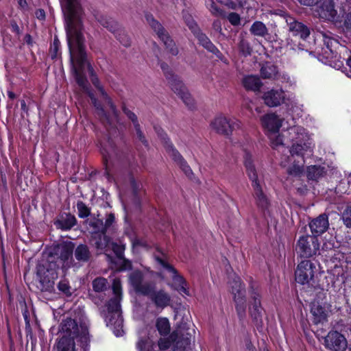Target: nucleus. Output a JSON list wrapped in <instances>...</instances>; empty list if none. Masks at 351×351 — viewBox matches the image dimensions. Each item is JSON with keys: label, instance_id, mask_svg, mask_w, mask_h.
<instances>
[{"label": "nucleus", "instance_id": "f257e3e1", "mask_svg": "<svg viewBox=\"0 0 351 351\" xmlns=\"http://www.w3.org/2000/svg\"><path fill=\"white\" fill-rule=\"evenodd\" d=\"M64 15L72 69L78 85L84 90H88V81L84 73L85 65L87 64L84 38L82 34L80 15Z\"/></svg>", "mask_w": 351, "mask_h": 351}, {"label": "nucleus", "instance_id": "f03ea898", "mask_svg": "<svg viewBox=\"0 0 351 351\" xmlns=\"http://www.w3.org/2000/svg\"><path fill=\"white\" fill-rule=\"evenodd\" d=\"M60 332L62 337L58 342V351H75V339L80 341L84 346L89 341L88 330L86 326H78L76 321L66 318L60 324Z\"/></svg>", "mask_w": 351, "mask_h": 351}, {"label": "nucleus", "instance_id": "7ed1b4c3", "mask_svg": "<svg viewBox=\"0 0 351 351\" xmlns=\"http://www.w3.org/2000/svg\"><path fill=\"white\" fill-rule=\"evenodd\" d=\"M87 69L92 83L99 90L103 99L106 101V103L109 106L112 113V117H110L106 114V112L102 108L101 105L97 101L95 96L92 93H89V97H90L91 101L94 106L95 107L97 114L99 115L103 123L105 124L106 127L109 126L113 128L115 126V124L119 122L118 110H117V108L115 105L113 104L112 99L109 97L108 94L104 90L103 87L100 85L99 79L95 75L93 68L89 63H87Z\"/></svg>", "mask_w": 351, "mask_h": 351}, {"label": "nucleus", "instance_id": "20e7f679", "mask_svg": "<svg viewBox=\"0 0 351 351\" xmlns=\"http://www.w3.org/2000/svg\"><path fill=\"white\" fill-rule=\"evenodd\" d=\"M244 165L249 179L252 182V186L254 190L253 196L255 199L256 204L265 213L269 210L270 201L267 195L263 191L262 186L258 180L257 171L254 165L252 156L248 152H246L244 155Z\"/></svg>", "mask_w": 351, "mask_h": 351}, {"label": "nucleus", "instance_id": "39448f33", "mask_svg": "<svg viewBox=\"0 0 351 351\" xmlns=\"http://www.w3.org/2000/svg\"><path fill=\"white\" fill-rule=\"evenodd\" d=\"M319 250V243L317 237L311 235L300 237L295 245L297 254L304 258H310L316 255Z\"/></svg>", "mask_w": 351, "mask_h": 351}, {"label": "nucleus", "instance_id": "423d86ee", "mask_svg": "<svg viewBox=\"0 0 351 351\" xmlns=\"http://www.w3.org/2000/svg\"><path fill=\"white\" fill-rule=\"evenodd\" d=\"M231 292L234 295L236 309L240 318L245 315V289L239 276H234L229 282Z\"/></svg>", "mask_w": 351, "mask_h": 351}, {"label": "nucleus", "instance_id": "0eeeda50", "mask_svg": "<svg viewBox=\"0 0 351 351\" xmlns=\"http://www.w3.org/2000/svg\"><path fill=\"white\" fill-rule=\"evenodd\" d=\"M146 20L152 29L156 33L158 37L162 41L166 49L173 56H177L179 50L175 42L171 38L162 25L151 14H146Z\"/></svg>", "mask_w": 351, "mask_h": 351}, {"label": "nucleus", "instance_id": "6e6552de", "mask_svg": "<svg viewBox=\"0 0 351 351\" xmlns=\"http://www.w3.org/2000/svg\"><path fill=\"white\" fill-rule=\"evenodd\" d=\"M129 282L137 294L145 296L150 295L156 288L155 283L145 280L144 274L138 270L130 274Z\"/></svg>", "mask_w": 351, "mask_h": 351}, {"label": "nucleus", "instance_id": "1a4fd4ad", "mask_svg": "<svg viewBox=\"0 0 351 351\" xmlns=\"http://www.w3.org/2000/svg\"><path fill=\"white\" fill-rule=\"evenodd\" d=\"M241 123L236 119H228L223 115L216 117L211 122L210 127L217 133L224 136L231 135L233 130L240 128Z\"/></svg>", "mask_w": 351, "mask_h": 351}, {"label": "nucleus", "instance_id": "9d476101", "mask_svg": "<svg viewBox=\"0 0 351 351\" xmlns=\"http://www.w3.org/2000/svg\"><path fill=\"white\" fill-rule=\"evenodd\" d=\"M316 266L311 261H301L295 271V281L301 285H311L313 282Z\"/></svg>", "mask_w": 351, "mask_h": 351}, {"label": "nucleus", "instance_id": "9b49d317", "mask_svg": "<svg viewBox=\"0 0 351 351\" xmlns=\"http://www.w3.org/2000/svg\"><path fill=\"white\" fill-rule=\"evenodd\" d=\"M181 332L180 330L174 331L170 335V339L160 338L158 341V346L160 350H165L171 346V341L176 342L177 348L186 349L191 341V335L189 332L186 335Z\"/></svg>", "mask_w": 351, "mask_h": 351}, {"label": "nucleus", "instance_id": "f8f14e48", "mask_svg": "<svg viewBox=\"0 0 351 351\" xmlns=\"http://www.w3.org/2000/svg\"><path fill=\"white\" fill-rule=\"evenodd\" d=\"M43 266H39L37 275L39 276L38 288L42 291L51 293L54 291L55 280L58 278V273L56 269H47L45 271Z\"/></svg>", "mask_w": 351, "mask_h": 351}, {"label": "nucleus", "instance_id": "ddd939ff", "mask_svg": "<svg viewBox=\"0 0 351 351\" xmlns=\"http://www.w3.org/2000/svg\"><path fill=\"white\" fill-rule=\"evenodd\" d=\"M324 46L319 53L322 60L326 63L331 64L332 60L337 55V47H339L338 41L328 36L326 34H322Z\"/></svg>", "mask_w": 351, "mask_h": 351}, {"label": "nucleus", "instance_id": "4468645a", "mask_svg": "<svg viewBox=\"0 0 351 351\" xmlns=\"http://www.w3.org/2000/svg\"><path fill=\"white\" fill-rule=\"evenodd\" d=\"M250 302L249 304L250 315L257 328L262 326L263 324V308L261 304V296L259 293L254 290L251 293Z\"/></svg>", "mask_w": 351, "mask_h": 351}, {"label": "nucleus", "instance_id": "2eb2a0df", "mask_svg": "<svg viewBox=\"0 0 351 351\" xmlns=\"http://www.w3.org/2000/svg\"><path fill=\"white\" fill-rule=\"evenodd\" d=\"M324 346L330 351H345L347 341L339 332L330 331L324 339Z\"/></svg>", "mask_w": 351, "mask_h": 351}, {"label": "nucleus", "instance_id": "dca6fc26", "mask_svg": "<svg viewBox=\"0 0 351 351\" xmlns=\"http://www.w3.org/2000/svg\"><path fill=\"white\" fill-rule=\"evenodd\" d=\"M156 261L165 269L171 274V278L176 289L180 292L189 295V291L186 288V282L182 276L178 274V271L171 265L169 264L161 258L157 257Z\"/></svg>", "mask_w": 351, "mask_h": 351}, {"label": "nucleus", "instance_id": "f3484780", "mask_svg": "<svg viewBox=\"0 0 351 351\" xmlns=\"http://www.w3.org/2000/svg\"><path fill=\"white\" fill-rule=\"evenodd\" d=\"M315 12L319 18L331 21L337 14L332 0H319L315 5Z\"/></svg>", "mask_w": 351, "mask_h": 351}, {"label": "nucleus", "instance_id": "a211bd4d", "mask_svg": "<svg viewBox=\"0 0 351 351\" xmlns=\"http://www.w3.org/2000/svg\"><path fill=\"white\" fill-rule=\"evenodd\" d=\"M112 291L114 297L109 300L107 304L108 311L109 313L116 314L117 317H119V311L121 308L120 301L121 300L122 291L121 281L118 278L113 280Z\"/></svg>", "mask_w": 351, "mask_h": 351}, {"label": "nucleus", "instance_id": "6ab92c4d", "mask_svg": "<svg viewBox=\"0 0 351 351\" xmlns=\"http://www.w3.org/2000/svg\"><path fill=\"white\" fill-rule=\"evenodd\" d=\"M73 250L74 245L71 243L62 244L57 249L56 254L64 269H67L74 265L73 258Z\"/></svg>", "mask_w": 351, "mask_h": 351}, {"label": "nucleus", "instance_id": "aec40b11", "mask_svg": "<svg viewBox=\"0 0 351 351\" xmlns=\"http://www.w3.org/2000/svg\"><path fill=\"white\" fill-rule=\"evenodd\" d=\"M289 31L293 36H298L302 39H306L310 35L309 28L301 22L296 21L290 16L285 17Z\"/></svg>", "mask_w": 351, "mask_h": 351}, {"label": "nucleus", "instance_id": "412c9836", "mask_svg": "<svg viewBox=\"0 0 351 351\" xmlns=\"http://www.w3.org/2000/svg\"><path fill=\"white\" fill-rule=\"evenodd\" d=\"M155 130L164 143L166 151L172 159L179 165L182 161L184 160V158L175 148L172 143L169 141L167 134L161 128H155Z\"/></svg>", "mask_w": 351, "mask_h": 351}, {"label": "nucleus", "instance_id": "4be33fe9", "mask_svg": "<svg viewBox=\"0 0 351 351\" xmlns=\"http://www.w3.org/2000/svg\"><path fill=\"white\" fill-rule=\"evenodd\" d=\"M309 227L313 236L317 237L324 233L329 227L328 216L321 214L309 222Z\"/></svg>", "mask_w": 351, "mask_h": 351}, {"label": "nucleus", "instance_id": "5701e85b", "mask_svg": "<svg viewBox=\"0 0 351 351\" xmlns=\"http://www.w3.org/2000/svg\"><path fill=\"white\" fill-rule=\"evenodd\" d=\"M262 125L269 132H278L282 119L274 113L267 114L261 118Z\"/></svg>", "mask_w": 351, "mask_h": 351}, {"label": "nucleus", "instance_id": "b1692460", "mask_svg": "<svg viewBox=\"0 0 351 351\" xmlns=\"http://www.w3.org/2000/svg\"><path fill=\"white\" fill-rule=\"evenodd\" d=\"M265 104L269 107L280 105L285 99V93L281 89L270 90L264 93L263 96Z\"/></svg>", "mask_w": 351, "mask_h": 351}, {"label": "nucleus", "instance_id": "393cba45", "mask_svg": "<svg viewBox=\"0 0 351 351\" xmlns=\"http://www.w3.org/2000/svg\"><path fill=\"white\" fill-rule=\"evenodd\" d=\"M148 296L157 308H165L170 305L171 296L165 290H154Z\"/></svg>", "mask_w": 351, "mask_h": 351}, {"label": "nucleus", "instance_id": "a878e982", "mask_svg": "<svg viewBox=\"0 0 351 351\" xmlns=\"http://www.w3.org/2000/svg\"><path fill=\"white\" fill-rule=\"evenodd\" d=\"M194 36L197 38L199 41V43L206 49L210 52L215 54L217 57L221 58L222 56L221 53L219 50L211 43L210 39L207 37V36L202 32L200 29H198L197 31H195L193 33Z\"/></svg>", "mask_w": 351, "mask_h": 351}, {"label": "nucleus", "instance_id": "bb28decb", "mask_svg": "<svg viewBox=\"0 0 351 351\" xmlns=\"http://www.w3.org/2000/svg\"><path fill=\"white\" fill-rule=\"evenodd\" d=\"M93 245L97 250V252L106 253L110 249V239L106 236V232L92 236Z\"/></svg>", "mask_w": 351, "mask_h": 351}, {"label": "nucleus", "instance_id": "cd10ccee", "mask_svg": "<svg viewBox=\"0 0 351 351\" xmlns=\"http://www.w3.org/2000/svg\"><path fill=\"white\" fill-rule=\"evenodd\" d=\"M289 134L291 136V141L295 143L312 141L306 130L300 126L291 128L289 130Z\"/></svg>", "mask_w": 351, "mask_h": 351}, {"label": "nucleus", "instance_id": "c85d7f7f", "mask_svg": "<svg viewBox=\"0 0 351 351\" xmlns=\"http://www.w3.org/2000/svg\"><path fill=\"white\" fill-rule=\"evenodd\" d=\"M312 141L304 143H294L290 149L292 156L298 155L304 156L305 155H311L313 152Z\"/></svg>", "mask_w": 351, "mask_h": 351}, {"label": "nucleus", "instance_id": "c756f323", "mask_svg": "<svg viewBox=\"0 0 351 351\" xmlns=\"http://www.w3.org/2000/svg\"><path fill=\"white\" fill-rule=\"evenodd\" d=\"M76 219L73 215L64 213L60 216L54 224L59 229L69 230L76 224Z\"/></svg>", "mask_w": 351, "mask_h": 351}, {"label": "nucleus", "instance_id": "7c9ffc66", "mask_svg": "<svg viewBox=\"0 0 351 351\" xmlns=\"http://www.w3.org/2000/svg\"><path fill=\"white\" fill-rule=\"evenodd\" d=\"M64 14L80 15V6L78 0H60Z\"/></svg>", "mask_w": 351, "mask_h": 351}, {"label": "nucleus", "instance_id": "2f4dec72", "mask_svg": "<svg viewBox=\"0 0 351 351\" xmlns=\"http://www.w3.org/2000/svg\"><path fill=\"white\" fill-rule=\"evenodd\" d=\"M311 313L313 316V322L316 324L323 323L327 319V311L325 307L318 302H313L311 306Z\"/></svg>", "mask_w": 351, "mask_h": 351}, {"label": "nucleus", "instance_id": "473e14b6", "mask_svg": "<svg viewBox=\"0 0 351 351\" xmlns=\"http://www.w3.org/2000/svg\"><path fill=\"white\" fill-rule=\"evenodd\" d=\"M242 84L244 88L247 90L258 91L260 90L263 84L257 76L247 75L243 77Z\"/></svg>", "mask_w": 351, "mask_h": 351}, {"label": "nucleus", "instance_id": "72a5a7b5", "mask_svg": "<svg viewBox=\"0 0 351 351\" xmlns=\"http://www.w3.org/2000/svg\"><path fill=\"white\" fill-rule=\"evenodd\" d=\"M73 251L75 258L79 262L86 263L91 257V253L86 245L80 244Z\"/></svg>", "mask_w": 351, "mask_h": 351}, {"label": "nucleus", "instance_id": "f704fd0d", "mask_svg": "<svg viewBox=\"0 0 351 351\" xmlns=\"http://www.w3.org/2000/svg\"><path fill=\"white\" fill-rule=\"evenodd\" d=\"M307 178L309 180H317L326 174L325 168L321 166H310L306 171Z\"/></svg>", "mask_w": 351, "mask_h": 351}, {"label": "nucleus", "instance_id": "c9c22d12", "mask_svg": "<svg viewBox=\"0 0 351 351\" xmlns=\"http://www.w3.org/2000/svg\"><path fill=\"white\" fill-rule=\"evenodd\" d=\"M250 31L252 34L260 36V37H265L268 35V29L266 25L261 21H255L252 25Z\"/></svg>", "mask_w": 351, "mask_h": 351}, {"label": "nucleus", "instance_id": "e433bc0d", "mask_svg": "<svg viewBox=\"0 0 351 351\" xmlns=\"http://www.w3.org/2000/svg\"><path fill=\"white\" fill-rule=\"evenodd\" d=\"M277 74V67L271 64H263L261 69V75L264 79H274Z\"/></svg>", "mask_w": 351, "mask_h": 351}, {"label": "nucleus", "instance_id": "4c0bfd02", "mask_svg": "<svg viewBox=\"0 0 351 351\" xmlns=\"http://www.w3.org/2000/svg\"><path fill=\"white\" fill-rule=\"evenodd\" d=\"M156 327L162 336H167L170 332V323L167 317L158 318L156 322Z\"/></svg>", "mask_w": 351, "mask_h": 351}, {"label": "nucleus", "instance_id": "58836bf2", "mask_svg": "<svg viewBox=\"0 0 351 351\" xmlns=\"http://www.w3.org/2000/svg\"><path fill=\"white\" fill-rule=\"evenodd\" d=\"M167 80L170 84L171 90L178 95L183 93V91L186 88L177 75H174L171 79H169Z\"/></svg>", "mask_w": 351, "mask_h": 351}, {"label": "nucleus", "instance_id": "ea45409f", "mask_svg": "<svg viewBox=\"0 0 351 351\" xmlns=\"http://www.w3.org/2000/svg\"><path fill=\"white\" fill-rule=\"evenodd\" d=\"M89 227L91 229L92 236L106 232L104 222L99 219H93L89 222Z\"/></svg>", "mask_w": 351, "mask_h": 351}, {"label": "nucleus", "instance_id": "a19ab883", "mask_svg": "<svg viewBox=\"0 0 351 351\" xmlns=\"http://www.w3.org/2000/svg\"><path fill=\"white\" fill-rule=\"evenodd\" d=\"M182 17L186 25L189 27L192 33L199 29L191 14H190L187 11L184 10L182 12Z\"/></svg>", "mask_w": 351, "mask_h": 351}, {"label": "nucleus", "instance_id": "79ce46f5", "mask_svg": "<svg viewBox=\"0 0 351 351\" xmlns=\"http://www.w3.org/2000/svg\"><path fill=\"white\" fill-rule=\"evenodd\" d=\"M108 287L107 280L104 278H97L93 281V288L96 292L105 291Z\"/></svg>", "mask_w": 351, "mask_h": 351}, {"label": "nucleus", "instance_id": "37998d69", "mask_svg": "<svg viewBox=\"0 0 351 351\" xmlns=\"http://www.w3.org/2000/svg\"><path fill=\"white\" fill-rule=\"evenodd\" d=\"M114 34L117 40H119L123 46L128 47L130 45V39L125 34V31L119 28Z\"/></svg>", "mask_w": 351, "mask_h": 351}, {"label": "nucleus", "instance_id": "c03bdc74", "mask_svg": "<svg viewBox=\"0 0 351 351\" xmlns=\"http://www.w3.org/2000/svg\"><path fill=\"white\" fill-rule=\"evenodd\" d=\"M110 249L112 250L117 258H122L123 257V252L125 250L124 244L110 241Z\"/></svg>", "mask_w": 351, "mask_h": 351}, {"label": "nucleus", "instance_id": "a18cd8bd", "mask_svg": "<svg viewBox=\"0 0 351 351\" xmlns=\"http://www.w3.org/2000/svg\"><path fill=\"white\" fill-rule=\"evenodd\" d=\"M239 48L240 51L245 56H247L250 55L252 51V48L250 45L249 42L245 40L243 37L240 38V41L239 43Z\"/></svg>", "mask_w": 351, "mask_h": 351}, {"label": "nucleus", "instance_id": "49530a36", "mask_svg": "<svg viewBox=\"0 0 351 351\" xmlns=\"http://www.w3.org/2000/svg\"><path fill=\"white\" fill-rule=\"evenodd\" d=\"M77 208L78 211V216L80 218H85L90 215V208L82 201L77 203Z\"/></svg>", "mask_w": 351, "mask_h": 351}, {"label": "nucleus", "instance_id": "de8ad7c7", "mask_svg": "<svg viewBox=\"0 0 351 351\" xmlns=\"http://www.w3.org/2000/svg\"><path fill=\"white\" fill-rule=\"evenodd\" d=\"M183 102L188 106L189 108H193L194 107V100L192 98L191 94L189 93L187 88H186L183 93L178 95Z\"/></svg>", "mask_w": 351, "mask_h": 351}, {"label": "nucleus", "instance_id": "09e8293b", "mask_svg": "<svg viewBox=\"0 0 351 351\" xmlns=\"http://www.w3.org/2000/svg\"><path fill=\"white\" fill-rule=\"evenodd\" d=\"M58 288L60 291L62 292L66 296L71 295V287L68 280L64 279L59 282Z\"/></svg>", "mask_w": 351, "mask_h": 351}, {"label": "nucleus", "instance_id": "8fccbe9b", "mask_svg": "<svg viewBox=\"0 0 351 351\" xmlns=\"http://www.w3.org/2000/svg\"><path fill=\"white\" fill-rule=\"evenodd\" d=\"M342 220L347 228H351V206H347L343 212Z\"/></svg>", "mask_w": 351, "mask_h": 351}, {"label": "nucleus", "instance_id": "3c124183", "mask_svg": "<svg viewBox=\"0 0 351 351\" xmlns=\"http://www.w3.org/2000/svg\"><path fill=\"white\" fill-rule=\"evenodd\" d=\"M277 133L278 132H272L269 133V134L271 145L274 148H276L278 146L282 145L283 144L282 136L277 135Z\"/></svg>", "mask_w": 351, "mask_h": 351}, {"label": "nucleus", "instance_id": "603ef678", "mask_svg": "<svg viewBox=\"0 0 351 351\" xmlns=\"http://www.w3.org/2000/svg\"><path fill=\"white\" fill-rule=\"evenodd\" d=\"M209 10L210 13L215 16L225 17L224 12L219 7H217V5L213 0H210V5L209 8Z\"/></svg>", "mask_w": 351, "mask_h": 351}, {"label": "nucleus", "instance_id": "864d4df0", "mask_svg": "<svg viewBox=\"0 0 351 351\" xmlns=\"http://www.w3.org/2000/svg\"><path fill=\"white\" fill-rule=\"evenodd\" d=\"M122 110L123 112L125 114V115L128 117V119L131 120L134 126L139 124L138 121V118L133 112L128 109L125 106L122 107Z\"/></svg>", "mask_w": 351, "mask_h": 351}, {"label": "nucleus", "instance_id": "5fc2aeb1", "mask_svg": "<svg viewBox=\"0 0 351 351\" xmlns=\"http://www.w3.org/2000/svg\"><path fill=\"white\" fill-rule=\"evenodd\" d=\"M60 47V41L58 39L55 38L53 45L50 48V54L52 59H55L58 56V51Z\"/></svg>", "mask_w": 351, "mask_h": 351}, {"label": "nucleus", "instance_id": "6e6d98bb", "mask_svg": "<svg viewBox=\"0 0 351 351\" xmlns=\"http://www.w3.org/2000/svg\"><path fill=\"white\" fill-rule=\"evenodd\" d=\"M160 66L161 69L162 70L164 75H165L166 78L167 80L171 79L173 76H174V73L171 71V69L169 68L167 64L165 62H160Z\"/></svg>", "mask_w": 351, "mask_h": 351}, {"label": "nucleus", "instance_id": "4d7b16f0", "mask_svg": "<svg viewBox=\"0 0 351 351\" xmlns=\"http://www.w3.org/2000/svg\"><path fill=\"white\" fill-rule=\"evenodd\" d=\"M103 27L106 28L113 34L115 33V32L119 28V25L117 23V22L113 20L112 19L109 20L106 23V25H104Z\"/></svg>", "mask_w": 351, "mask_h": 351}, {"label": "nucleus", "instance_id": "13d9d810", "mask_svg": "<svg viewBox=\"0 0 351 351\" xmlns=\"http://www.w3.org/2000/svg\"><path fill=\"white\" fill-rule=\"evenodd\" d=\"M134 128L136 131V135L138 141H141L145 145H147V141L145 139V137L141 130L140 124L136 125L135 126H134Z\"/></svg>", "mask_w": 351, "mask_h": 351}, {"label": "nucleus", "instance_id": "bf43d9fd", "mask_svg": "<svg viewBox=\"0 0 351 351\" xmlns=\"http://www.w3.org/2000/svg\"><path fill=\"white\" fill-rule=\"evenodd\" d=\"M114 152V148L111 145H110L109 149H108L107 147L102 148L101 154H103L104 158L106 162H108V160L110 159Z\"/></svg>", "mask_w": 351, "mask_h": 351}, {"label": "nucleus", "instance_id": "052dcab7", "mask_svg": "<svg viewBox=\"0 0 351 351\" xmlns=\"http://www.w3.org/2000/svg\"><path fill=\"white\" fill-rule=\"evenodd\" d=\"M228 19L233 25H238L240 23V16L236 12H231L228 16Z\"/></svg>", "mask_w": 351, "mask_h": 351}, {"label": "nucleus", "instance_id": "680f3d73", "mask_svg": "<svg viewBox=\"0 0 351 351\" xmlns=\"http://www.w3.org/2000/svg\"><path fill=\"white\" fill-rule=\"evenodd\" d=\"M302 171V167H300V165H293L288 169L289 174L294 176H300Z\"/></svg>", "mask_w": 351, "mask_h": 351}, {"label": "nucleus", "instance_id": "e2e57ef3", "mask_svg": "<svg viewBox=\"0 0 351 351\" xmlns=\"http://www.w3.org/2000/svg\"><path fill=\"white\" fill-rule=\"evenodd\" d=\"M180 167L184 171L186 176L191 177L193 175V171L190 167L188 165L186 161L184 160L180 165Z\"/></svg>", "mask_w": 351, "mask_h": 351}, {"label": "nucleus", "instance_id": "0e129e2a", "mask_svg": "<svg viewBox=\"0 0 351 351\" xmlns=\"http://www.w3.org/2000/svg\"><path fill=\"white\" fill-rule=\"evenodd\" d=\"M149 343L146 339H141L137 343V348L139 351H149Z\"/></svg>", "mask_w": 351, "mask_h": 351}, {"label": "nucleus", "instance_id": "69168bd1", "mask_svg": "<svg viewBox=\"0 0 351 351\" xmlns=\"http://www.w3.org/2000/svg\"><path fill=\"white\" fill-rule=\"evenodd\" d=\"M114 220H115V217H114V214L110 213L106 216L105 223H104V226H105L106 232L112 225V223L114 222Z\"/></svg>", "mask_w": 351, "mask_h": 351}, {"label": "nucleus", "instance_id": "338daca9", "mask_svg": "<svg viewBox=\"0 0 351 351\" xmlns=\"http://www.w3.org/2000/svg\"><path fill=\"white\" fill-rule=\"evenodd\" d=\"M130 184L133 190V193L135 197L137 196L138 190L140 188V185L135 181V180L132 178L130 179Z\"/></svg>", "mask_w": 351, "mask_h": 351}, {"label": "nucleus", "instance_id": "774afa93", "mask_svg": "<svg viewBox=\"0 0 351 351\" xmlns=\"http://www.w3.org/2000/svg\"><path fill=\"white\" fill-rule=\"evenodd\" d=\"M112 18L108 16H106V15H99L97 16V21L102 25L104 26V25H106V23L110 20Z\"/></svg>", "mask_w": 351, "mask_h": 351}]
</instances>
